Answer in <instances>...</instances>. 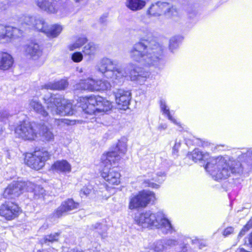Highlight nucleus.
Returning a JSON list of instances; mask_svg holds the SVG:
<instances>
[{
  "mask_svg": "<svg viewBox=\"0 0 252 252\" xmlns=\"http://www.w3.org/2000/svg\"><path fill=\"white\" fill-rule=\"evenodd\" d=\"M136 30L143 36L144 42L135 44L129 50V57L134 62L146 67H158L162 64L164 47L155 39L149 40L146 36L151 35L149 27L140 22Z\"/></svg>",
  "mask_w": 252,
  "mask_h": 252,
  "instance_id": "nucleus-1",
  "label": "nucleus"
},
{
  "mask_svg": "<svg viewBox=\"0 0 252 252\" xmlns=\"http://www.w3.org/2000/svg\"><path fill=\"white\" fill-rule=\"evenodd\" d=\"M99 72L107 78H110L116 83H121L125 78L129 74L130 79L142 85L150 75V72L143 68L129 63L125 68L118 66V62L109 58H103L97 65Z\"/></svg>",
  "mask_w": 252,
  "mask_h": 252,
  "instance_id": "nucleus-2",
  "label": "nucleus"
},
{
  "mask_svg": "<svg viewBox=\"0 0 252 252\" xmlns=\"http://www.w3.org/2000/svg\"><path fill=\"white\" fill-rule=\"evenodd\" d=\"M191 158L195 162L207 161L205 169L210 173L212 178L217 181L226 179L231 173H235L240 171L239 169L237 170L235 167H231L229 162H227L224 158L220 156L209 158L208 153L203 154L198 149H195L192 151Z\"/></svg>",
  "mask_w": 252,
  "mask_h": 252,
  "instance_id": "nucleus-3",
  "label": "nucleus"
},
{
  "mask_svg": "<svg viewBox=\"0 0 252 252\" xmlns=\"http://www.w3.org/2000/svg\"><path fill=\"white\" fill-rule=\"evenodd\" d=\"M126 145L119 141L114 151L103 154L101 157V166L103 167L101 175L109 184L117 185L120 183V174L110 166L118 163L126 152Z\"/></svg>",
  "mask_w": 252,
  "mask_h": 252,
  "instance_id": "nucleus-4",
  "label": "nucleus"
},
{
  "mask_svg": "<svg viewBox=\"0 0 252 252\" xmlns=\"http://www.w3.org/2000/svg\"><path fill=\"white\" fill-rule=\"evenodd\" d=\"M136 223L143 227L160 229L164 234H171L175 228L162 211L154 213L151 211L141 213L135 217Z\"/></svg>",
  "mask_w": 252,
  "mask_h": 252,
  "instance_id": "nucleus-5",
  "label": "nucleus"
},
{
  "mask_svg": "<svg viewBox=\"0 0 252 252\" xmlns=\"http://www.w3.org/2000/svg\"><path fill=\"white\" fill-rule=\"evenodd\" d=\"M79 104L85 113L94 115L105 113L112 107L110 101L100 96L80 97Z\"/></svg>",
  "mask_w": 252,
  "mask_h": 252,
  "instance_id": "nucleus-6",
  "label": "nucleus"
},
{
  "mask_svg": "<svg viewBox=\"0 0 252 252\" xmlns=\"http://www.w3.org/2000/svg\"><path fill=\"white\" fill-rule=\"evenodd\" d=\"M43 99L48 110L53 115H72L74 114L70 101L59 94H47Z\"/></svg>",
  "mask_w": 252,
  "mask_h": 252,
  "instance_id": "nucleus-7",
  "label": "nucleus"
},
{
  "mask_svg": "<svg viewBox=\"0 0 252 252\" xmlns=\"http://www.w3.org/2000/svg\"><path fill=\"white\" fill-rule=\"evenodd\" d=\"M68 0H36V4L41 10L49 14L63 15L66 11Z\"/></svg>",
  "mask_w": 252,
  "mask_h": 252,
  "instance_id": "nucleus-8",
  "label": "nucleus"
},
{
  "mask_svg": "<svg viewBox=\"0 0 252 252\" xmlns=\"http://www.w3.org/2000/svg\"><path fill=\"white\" fill-rule=\"evenodd\" d=\"M51 154L44 150L34 151L33 153H28L26 155L25 162L32 169L39 170L43 167L45 162L50 159Z\"/></svg>",
  "mask_w": 252,
  "mask_h": 252,
  "instance_id": "nucleus-9",
  "label": "nucleus"
},
{
  "mask_svg": "<svg viewBox=\"0 0 252 252\" xmlns=\"http://www.w3.org/2000/svg\"><path fill=\"white\" fill-rule=\"evenodd\" d=\"M155 194L149 190H143L137 195L130 197L129 208L131 210L145 207L155 199Z\"/></svg>",
  "mask_w": 252,
  "mask_h": 252,
  "instance_id": "nucleus-10",
  "label": "nucleus"
},
{
  "mask_svg": "<svg viewBox=\"0 0 252 252\" xmlns=\"http://www.w3.org/2000/svg\"><path fill=\"white\" fill-rule=\"evenodd\" d=\"M15 132L19 137L27 140H34L38 137V132L32 124L23 121L19 124L15 129Z\"/></svg>",
  "mask_w": 252,
  "mask_h": 252,
  "instance_id": "nucleus-11",
  "label": "nucleus"
},
{
  "mask_svg": "<svg viewBox=\"0 0 252 252\" xmlns=\"http://www.w3.org/2000/svg\"><path fill=\"white\" fill-rule=\"evenodd\" d=\"M21 22L23 28L25 25L43 32L47 25L43 18L39 16L25 15L21 17Z\"/></svg>",
  "mask_w": 252,
  "mask_h": 252,
  "instance_id": "nucleus-12",
  "label": "nucleus"
},
{
  "mask_svg": "<svg viewBox=\"0 0 252 252\" xmlns=\"http://www.w3.org/2000/svg\"><path fill=\"white\" fill-rule=\"evenodd\" d=\"M26 186L25 182H13L4 189L3 196L7 199H15L23 193Z\"/></svg>",
  "mask_w": 252,
  "mask_h": 252,
  "instance_id": "nucleus-13",
  "label": "nucleus"
},
{
  "mask_svg": "<svg viewBox=\"0 0 252 252\" xmlns=\"http://www.w3.org/2000/svg\"><path fill=\"white\" fill-rule=\"evenodd\" d=\"M20 211L18 206L12 202H5L0 206V216L7 220L17 217Z\"/></svg>",
  "mask_w": 252,
  "mask_h": 252,
  "instance_id": "nucleus-14",
  "label": "nucleus"
},
{
  "mask_svg": "<svg viewBox=\"0 0 252 252\" xmlns=\"http://www.w3.org/2000/svg\"><path fill=\"white\" fill-rule=\"evenodd\" d=\"M174 9L170 8L168 3L158 1L152 3L147 9L146 14L149 17H158L163 13L170 12Z\"/></svg>",
  "mask_w": 252,
  "mask_h": 252,
  "instance_id": "nucleus-15",
  "label": "nucleus"
},
{
  "mask_svg": "<svg viewBox=\"0 0 252 252\" xmlns=\"http://www.w3.org/2000/svg\"><path fill=\"white\" fill-rule=\"evenodd\" d=\"M116 102L120 109L126 110L128 108L131 99V93L124 89H118L114 93Z\"/></svg>",
  "mask_w": 252,
  "mask_h": 252,
  "instance_id": "nucleus-16",
  "label": "nucleus"
},
{
  "mask_svg": "<svg viewBox=\"0 0 252 252\" xmlns=\"http://www.w3.org/2000/svg\"><path fill=\"white\" fill-rule=\"evenodd\" d=\"M78 207V203L75 202L72 199H68L62 202L55 212L54 215L57 217H60L66 212L76 209Z\"/></svg>",
  "mask_w": 252,
  "mask_h": 252,
  "instance_id": "nucleus-17",
  "label": "nucleus"
},
{
  "mask_svg": "<svg viewBox=\"0 0 252 252\" xmlns=\"http://www.w3.org/2000/svg\"><path fill=\"white\" fill-rule=\"evenodd\" d=\"M166 174L164 171H159L152 174L151 180H147L145 181V186L152 188L158 189L159 184H161L164 181Z\"/></svg>",
  "mask_w": 252,
  "mask_h": 252,
  "instance_id": "nucleus-18",
  "label": "nucleus"
},
{
  "mask_svg": "<svg viewBox=\"0 0 252 252\" xmlns=\"http://www.w3.org/2000/svg\"><path fill=\"white\" fill-rule=\"evenodd\" d=\"M25 53L32 59L37 60L42 55V51L37 43L31 42L25 46Z\"/></svg>",
  "mask_w": 252,
  "mask_h": 252,
  "instance_id": "nucleus-19",
  "label": "nucleus"
},
{
  "mask_svg": "<svg viewBox=\"0 0 252 252\" xmlns=\"http://www.w3.org/2000/svg\"><path fill=\"white\" fill-rule=\"evenodd\" d=\"M26 186L25 190L33 194L35 199H38L43 197L45 190L40 186H37L31 182H26Z\"/></svg>",
  "mask_w": 252,
  "mask_h": 252,
  "instance_id": "nucleus-20",
  "label": "nucleus"
},
{
  "mask_svg": "<svg viewBox=\"0 0 252 252\" xmlns=\"http://www.w3.org/2000/svg\"><path fill=\"white\" fill-rule=\"evenodd\" d=\"M12 57L6 52H0V69L6 70L9 69L13 63Z\"/></svg>",
  "mask_w": 252,
  "mask_h": 252,
  "instance_id": "nucleus-21",
  "label": "nucleus"
},
{
  "mask_svg": "<svg viewBox=\"0 0 252 252\" xmlns=\"http://www.w3.org/2000/svg\"><path fill=\"white\" fill-rule=\"evenodd\" d=\"M146 2L144 0H125V5L132 12H136L143 9Z\"/></svg>",
  "mask_w": 252,
  "mask_h": 252,
  "instance_id": "nucleus-22",
  "label": "nucleus"
},
{
  "mask_svg": "<svg viewBox=\"0 0 252 252\" xmlns=\"http://www.w3.org/2000/svg\"><path fill=\"white\" fill-rule=\"evenodd\" d=\"M29 105L30 107L37 114L41 115L43 118H47L48 116V112L44 109L42 104L38 99L34 97L30 100Z\"/></svg>",
  "mask_w": 252,
  "mask_h": 252,
  "instance_id": "nucleus-23",
  "label": "nucleus"
},
{
  "mask_svg": "<svg viewBox=\"0 0 252 252\" xmlns=\"http://www.w3.org/2000/svg\"><path fill=\"white\" fill-rule=\"evenodd\" d=\"M52 170L62 173L70 172L71 170V165L66 160H57L52 165Z\"/></svg>",
  "mask_w": 252,
  "mask_h": 252,
  "instance_id": "nucleus-24",
  "label": "nucleus"
},
{
  "mask_svg": "<svg viewBox=\"0 0 252 252\" xmlns=\"http://www.w3.org/2000/svg\"><path fill=\"white\" fill-rule=\"evenodd\" d=\"M94 83V79L91 78L81 80L78 83H77L74 86V90L78 91L89 90L93 91V85Z\"/></svg>",
  "mask_w": 252,
  "mask_h": 252,
  "instance_id": "nucleus-25",
  "label": "nucleus"
},
{
  "mask_svg": "<svg viewBox=\"0 0 252 252\" xmlns=\"http://www.w3.org/2000/svg\"><path fill=\"white\" fill-rule=\"evenodd\" d=\"M68 82L66 80L62 79L57 81L50 82L44 85L46 89L52 90H63L68 86Z\"/></svg>",
  "mask_w": 252,
  "mask_h": 252,
  "instance_id": "nucleus-26",
  "label": "nucleus"
},
{
  "mask_svg": "<svg viewBox=\"0 0 252 252\" xmlns=\"http://www.w3.org/2000/svg\"><path fill=\"white\" fill-rule=\"evenodd\" d=\"M38 128L39 130L38 135H40L44 140L47 141H53L54 135L46 125L40 124L38 126Z\"/></svg>",
  "mask_w": 252,
  "mask_h": 252,
  "instance_id": "nucleus-27",
  "label": "nucleus"
},
{
  "mask_svg": "<svg viewBox=\"0 0 252 252\" xmlns=\"http://www.w3.org/2000/svg\"><path fill=\"white\" fill-rule=\"evenodd\" d=\"M62 31L61 26L57 24L52 25L50 26L47 25L45 29L44 30L43 32L46 35L50 38H54L58 36Z\"/></svg>",
  "mask_w": 252,
  "mask_h": 252,
  "instance_id": "nucleus-28",
  "label": "nucleus"
},
{
  "mask_svg": "<svg viewBox=\"0 0 252 252\" xmlns=\"http://www.w3.org/2000/svg\"><path fill=\"white\" fill-rule=\"evenodd\" d=\"M93 91H105L110 88V84L105 80H94Z\"/></svg>",
  "mask_w": 252,
  "mask_h": 252,
  "instance_id": "nucleus-29",
  "label": "nucleus"
},
{
  "mask_svg": "<svg viewBox=\"0 0 252 252\" xmlns=\"http://www.w3.org/2000/svg\"><path fill=\"white\" fill-rule=\"evenodd\" d=\"M60 233L55 232L51 233L50 234L44 236L41 239V242L42 244H45L49 245L54 242L58 241L60 238Z\"/></svg>",
  "mask_w": 252,
  "mask_h": 252,
  "instance_id": "nucleus-30",
  "label": "nucleus"
},
{
  "mask_svg": "<svg viewBox=\"0 0 252 252\" xmlns=\"http://www.w3.org/2000/svg\"><path fill=\"white\" fill-rule=\"evenodd\" d=\"M12 27L0 24V39H6L7 40L11 38V31Z\"/></svg>",
  "mask_w": 252,
  "mask_h": 252,
  "instance_id": "nucleus-31",
  "label": "nucleus"
},
{
  "mask_svg": "<svg viewBox=\"0 0 252 252\" xmlns=\"http://www.w3.org/2000/svg\"><path fill=\"white\" fill-rule=\"evenodd\" d=\"M91 229L93 230H96L103 239L107 237L106 231L107 227L105 224L96 222L95 224L92 225Z\"/></svg>",
  "mask_w": 252,
  "mask_h": 252,
  "instance_id": "nucleus-32",
  "label": "nucleus"
},
{
  "mask_svg": "<svg viewBox=\"0 0 252 252\" xmlns=\"http://www.w3.org/2000/svg\"><path fill=\"white\" fill-rule=\"evenodd\" d=\"M160 109L163 112V114L166 115L168 117V119L174 124L179 125L176 120L170 114L169 109L166 105V102L164 100L162 99L160 101Z\"/></svg>",
  "mask_w": 252,
  "mask_h": 252,
  "instance_id": "nucleus-33",
  "label": "nucleus"
},
{
  "mask_svg": "<svg viewBox=\"0 0 252 252\" xmlns=\"http://www.w3.org/2000/svg\"><path fill=\"white\" fill-rule=\"evenodd\" d=\"M98 50L97 46L93 42L86 44L83 48V52L86 55H94Z\"/></svg>",
  "mask_w": 252,
  "mask_h": 252,
  "instance_id": "nucleus-34",
  "label": "nucleus"
},
{
  "mask_svg": "<svg viewBox=\"0 0 252 252\" xmlns=\"http://www.w3.org/2000/svg\"><path fill=\"white\" fill-rule=\"evenodd\" d=\"M88 40L84 36H81L78 37L76 40L75 42L68 46V48L70 51H73L76 49L80 48L83 45H84Z\"/></svg>",
  "mask_w": 252,
  "mask_h": 252,
  "instance_id": "nucleus-35",
  "label": "nucleus"
},
{
  "mask_svg": "<svg viewBox=\"0 0 252 252\" xmlns=\"http://www.w3.org/2000/svg\"><path fill=\"white\" fill-rule=\"evenodd\" d=\"M183 38L181 36H175L171 37L169 40V48L171 52L177 49L179 43L182 40Z\"/></svg>",
  "mask_w": 252,
  "mask_h": 252,
  "instance_id": "nucleus-36",
  "label": "nucleus"
},
{
  "mask_svg": "<svg viewBox=\"0 0 252 252\" xmlns=\"http://www.w3.org/2000/svg\"><path fill=\"white\" fill-rule=\"evenodd\" d=\"M238 158L241 161L246 162L249 164L252 163V151L248 150L246 153L239 156Z\"/></svg>",
  "mask_w": 252,
  "mask_h": 252,
  "instance_id": "nucleus-37",
  "label": "nucleus"
},
{
  "mask_svg": "<svg viewBox=\"0 0 252 252\" xmlns=\"http://www.w3.org/2000/svg\"><path fill=\"white\" fill-rule=\"evenodd\" d=\"M166 249L164 240L157 241L155 244V250L157 252L162 251Z\"/></svg>",
  "mask_w": 252,
  "mask_h": 252,
  "instance_id": "nucleus-38",
  "label": "nucleus"
},
{
  "mask_svg": "<svg viewBox=\"0 0 252 252\" xmlns=\"http://www.w3.org/2000/svg\"><path fill=\"white\" fill-rule=\"evenodd\" d=\"M252 228V217L247 222V223L244 226L240 232L238 237H241L245 235V233L248 231L249 229Z\"/></svg>",
  "mask_w": 252,
  "mask_h": 252,
  "instance_id": "nucleus-39",
  "label": "nucleus"
},
{
  "mask_svg": "<svg viewBox=\"0 0 252 252\" xmlns=\"http://www.w3.org/2000/svg\"><path fill=\"white\" fill-rule=\"evenodd\" d=\"M55 124L58 126H63L64 125H70L72 122L68 119H55Z\"/></svg>",
  "mask_w": 252,
  "mask_h": 252,
  "instance_id": "nucleus-40",
  "label": "nucleus"
},
{
  "mask_svg": "<svg viewBox=\"0 0 252 252\" xmlns=\"http://www.w3.org/2000/svg\"><path fill=\"white\" fill-rule=\"evenodd\" d=\"M166 249L177 245L178 244V241L174 239H164Z\"/></svg>",
  "mask_w": 252,
  "mask_h": 252,
  "instance_id": "nucleus-41",
  "label": "nucleus"
},
{
  "mask_svg": "<svg viewBox=\"0 0 252 252\" xmlns=\"http://www.w3.org/2000/svg\"><path fill=\"white\" fill-rule=\"evenodd\" d=\"M10 32L11 33V37H18L22 35L23 31L22 29L12 27V30Z\"/></svg>",
  "mask_w": 252,
  "mask_h": 252,
  "instance_id": "nucleus-42",
  "label": "nucleus"
},
{
  "mask_svg": "<svg viewBox=\"0 0 252 252\" xmlns=\"http://www.w3.org/2000/svg\"><path fill=\"white\" fill-rule=\"evenodd\" d=\"M71 59L74 62H80L83 59V55L80 52H75L72 55Z\"/></svg>",
  "mask_w": 252,
  "mask_h": 252,
  "instance_id": "nucleus-43",
  "label": "nucleus"
},
{
  "mask_svg": "<svg viewBox=\"0 0 252 252\" xmlns=\"http://www.w3.org/2000/svg\"><path fill=\"white\" fill-rule=\"evenodd\" d=\"M93 188L92 186L88 185L84 187L81 190V194L87 195L90 194L92 191Z\"/></svg>",
  "mask_w": 252,
  "mask_h": 252,
  "instance_id": "nucleus-44",
  "label": "nucleus"
},
{
  "mask_svg": "<svg viewBox=\"0 0 252 252\" xmlns=\"http://www.w3.org/2000/svg\"><path fill=\"white\" fill-rule=\"evenodd\" d=\"M10 116V114L6 110L0 111V121H4Z\"/></svg>",
  "mask_w": 252,
  "mask_h": 252,
  "instance_id": "nucleus-45",
  "label": "nucleus"
},
{
  "mask_svg": "<svg viewBox=\"0 0 252 252\" xmlns=\"http://www.w3.org/2000/svg\"><path fill=\"white\" fill-rule=\"evenodd\" d=\"M233 231H234V228L233 227H227L223 231V235L225 236H227L228 235L232 233Z\"/></svg>",
  "mask_w": 252,
  "mask_h": 252,
  "instance_id": "nucleus-46",
  "label": "nucleus"
},
{
  "mask_svg": "<svg viewBox=\"0 0 252 252\" xmlns=\"http://www.w3.org/2000/svg\"><path fill=\"white\" fill-rule=\"evenodd\" d=\"M180 142H177V141L176 140L175 141V145H174V147H173V151L174 153L178 152V149L180 147Z\"/></svg>",
  "mask_w": 252,
  "mask_h": 252,
  "instance_id": "nucleus-47",
  "label": "nucleus"
},
{
  "mask_svg": "<svg viewBox=\"0 0 252 252\" xmlns=\"http://www.w3.org/2000/svg\"><path fill=\"white\" fill-rule=\"evenodd\" d=\"M192 243L193 244H199V245L198 246V247L199 249H202L203 247H204L205 245H204L203 246L202 245V243H201L200 244V241L198 239H195L194 240H192Z\"/></svg>",
  "mask_w": 252,
  "mask_h": 252,
  "instance_id": "nucleus-48",
  "label": "nucleus"
},
{
  "mask_svg": "<svg viewBox=\"0 0 252 252\" xmlns=\"http://www.w3.org/2000/svg\"><path fill=\"white\" fill-rule=\"evenodd\" d=\"M167 126L165 124H161L159 125L158 129L159 130H165L166 129Z\"/></svg>",
  "mask_w": 252,
  "mask_h": 252,
  "instance_id": "nucleus-49",
  "label": "nucleus"
},
{
  "mask_svg": "<svg viewBox=\"0 0 252 252\" xmlns=\"http://www.w3.org/2000/svg\"><path fill=\"white\" fill-rule=\"evenodd\" d=\"M66 252H83L82 251H79L77 249H69Z\"/></svg>",
  "mask_w": 252,
  "mask_h": 252,
  "instance_id": "nucleus-50",
  "label": "nucleus"
},
{
  "mask_svg": "<svg viewBox=\"0 0 252 252\" xmlns=\"http://www.w3.org/2000/svg\"><path fill=\"white\" fill-rule=\"evenodd\" d=\"M8 7V5L7 4H2L1 5H0V9L1 10H5Z\"/></svg>",
  "mask_w": 252,
  "mask_h": 252,
  "instance_id": "nucleus-51",
  "label": "nucleus"
},
{
  "mask_svg": "<svg viewBox=\"0 0 252 252\" xmlns=\"http://www.w3.org/2000/svg\"><path fill=\"white\" fill-rule=\"evenodd\" d=\"M77 3H84L86 0H73Z\"/></svg>",
  "mask_w": 252,
  "mask_h": 252,
  "instance_id": "nucleus-52",
  "label": "nucleus"
},
{
  "mask_svg": "<svg viewBox=\"0 0 252 252\" xmlns=\"http://www.w3.org/2000/svg\"><path fill=\"white\" fill-rule=\"evenodd\" d=\"M249 241L251 244L252 245V233H251V236L250 237Z\"/></svg>",
  "mask_w": 252,
  "mask_h": 252,
  "instance_id": "nucleus-53",
  "label": "nucleus"
},
{
  "mask_svg": "<svg viewBox=\"0 0 252 252\" xmlns=\"http://www.w3.org/2000/svg\"><path fill=\"white\" fill-rule=\"evenodd\" d=\"M2 128L0 127V135L2 133Z\"/></svg>",
  "mask_w": 252,
  "mask_h": 252,
  "instance_id": "nucleus-54",
  "label": "nucleus"
}]
</instances>
